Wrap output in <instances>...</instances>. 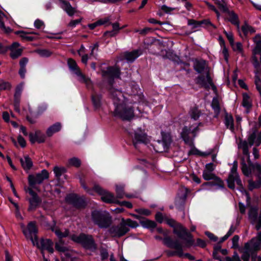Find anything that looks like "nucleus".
<instances>
[{"label":"nucleus","instance_id":"f257e3e1","mask_svg":"<svg viewBox=\"0 0 261 261\" xmlns=\"http://www.w3.org/2000/svg\"><path fill=\"white\" fill-rule=\"evenodd\" d=\"M258 146L261 144V130L257 132L256 128H253L251 129V133L248 137L247 141L240 140L238 147L242 149L243 153L247 156V162L250 163V154L249 152V145L251 146L253 144Z\"/></svg>","mask_w":261,"mask_h":261},{"label":"nucleus","instance_id":"f03ea898","mask_svg":"<svg viewBox=\"0 0 261 261\" xmlns=\"http://www.w3.org/2000/svg\"><path fill=\"white\" fill-rule=\"evenodd\" d=\"M114 114L123 120H130L134 116V111L130 103L127 100L115 106Z\"/></svg>","mask_w":261,"mask_h":261},{"label":"nucleus","instance_id":"7ed1b4c3","mask_svg":"<svg viewBox=\"0 0 261 261\" xmlns=\"http://www.w3.org/2000/svg\"><path fill=\"white\" fill-rule=\"evenodd\" d=\"M92 219L96 225L101 228H108L112 223L111 216L105 211H93L92 213Z\"/></svg>","mask_w":261,"mask_h":261},{"label":"nucleus","instance_id":"20e7f679","mask_svg":"<svg viewBox=\"0 0 261 261\" xmlns=\"http://www.w3.org/2000/svg\"><path fill=\"white\" fill-rule=\"evenodd\" d=\"M163 241L164 244L168 247L175 249V251H167L166 253L168 256L177 255L179 257H182L183 256V247L185 246L179 240H173L170 237L166 236Z\"/></svg>","mask_w":261,"mask_h":261},{"label":"nucleus","instance_id":"39448f33","mask_svg":"<svg viewBox=\"0 0 261 261\" xmlns=\"http://www.w3.org/2000/svg\"><path fill=\"white\" fill-rule=\"evenodd\" d=\"M162 140L154 141L152 146L154 150L157 152H163L167 151L172 142L170 135L164 132L161 133Z\"/></svg>","mask_w":261,"mask_h":261},{"label":"nucleus","instance_id":"423d86ee","mask_svg":"<svg viewBox=\"0 0 261 261\" xmlns=\"http://www.w3.org/2000/svg\"><path fill=\"white\" fill-rule=\"evenodd\" d=\"M173 233L181 239L186 241L184 245L186 247H190L194 245V241L192 235L188 231V229L181 224L178 223L173 229Z\"/></svg>","mask_w":261,"mask_h":261},{"label":"nucleus","instance_id":"0eeeda50","mask_svg":"<svg viewBox=\"0 0 261 261\" xmlns=\"http://www.w3.org/2000/svg\"><path fill=\"white\" fill-rule=\"evenodd\" d=\"M72 240L76 243H80L83 247L87 249L93 250H95L97 248V245L91 235L82 233L78 236H73L72 237Z\"/></svg>","mask_w":261,"mask_h":261},{"label":"nucleus","instance_id":"6e6552de","mask_svg":"<svg viewBox=\"0 0 261 261\" xmlns=\"http://www.w3.org/2000/svg\"><path fill=\"white\" fill-rule=\"evenodd\" d=\"M48 178V172L46 170L43 169L41 172L31 174L28 176L29 185L31 187V188L38 190L37 186L41 184L44 180L47 179Z\"/></svg>","mask_w":261,"mask_h":261},{"label":"nucleus","instance_id":"1a4fd4ad","mask_svg":"<svg viewBox=\"0 0 261 261\" xmlns=\"http://www.w3.org/2000/svg\"><path fill=\"white\" fill-rule=\"evenodd\" d=\"M238 162L235 161L233 163L232 167L231 169L230 173H229L228 178L227 180L228 187L231 189H234L235 188L234 182H236L241 189H243L242 181L240 179L238 173H237Z\"/></svg>","mask_w":261,"mask_h":261},{"label":"nucleus","instance_id":"9d476101","mask_svg":"<svg viewBox=\"0 0 261 261\" xmlns=\"http://www.w3.org/2000/svg\"><path fill=\"white\" fill-rule=\"evenodd\" d=\"M67 63L69 69L73 73L77 75L79 77V81L85 83L87 85H89L91 84L90 80L86 77L85 75L82 73L76 62L73 59H69Z\"/></svg>","mask_w":261,"mask_h":261},{"label":"nucleus","instance_id":"9b49d317","mask_svg":"<svg viewBox=\"0 0 261 261\" xmlns=\"http://www.w3.org/2000/svg\"><path fill=\"white\" fill-rule=\"evenodd\" d=\"M94 190L101 196L102 201L108 203H117L119 200L111 193L102 189L99 186L95 185Z\"/></svg>","mask_w":261,"mask_h":261},{"label":"nucleus","instance_id":"f8f14e48","mask_svg":"<svg viewBox=\"0 0 261 261\" xmlns=\"http://www.w3.org/2000/svg\"><path fill=\"white\" fill-rule=\"evenodd\" d=\"M129 230V228L124 223V219H122V222L118 225L112 226L109 231L112 237L119 238L124 236Z\"/></svg>","mask_w":261,"mask_h":261},{"label":"nucleus","instance_id":"ddd939ff","mask_svg":"<svg viewBox=\"0 0 261 261\" xmlns=\"http://www.w3.org/2000/svg\"><path fill=\"white\" fill-rule=\"evenodd\" d=\"M245 248H248L254 254L261 249V230L257 233L250 241L245 244Z\"/></svg>","mask_w":261,"mask_h":261},{"label":"nucleus","instance_id":"4468645a","mask_svg":"<svg viewBox=\"0 0 261 261\" xmlns=\"http://www.w3.org/2000/svg\"><path fill=\"white\" fill-rule=\"evenodd\" d=\"M101 74L105 79L108 80L110 84H112V82L115 78L119 77L120 69L117 66L109 67L106 70H102Z\"/></svg>","mask_w":261,"mask_h":261},{"label":"nucleus","instance_id":"2eb2a0df","mask_svg":"<svg viewBox=\"0 0 261 261\" xmlns=\"http://www.w3.org/2000/svg\"><path fill=\"white\" fill-rule=\"evenodd\" d=\"M23 232L28 239L31 240L33 245L36 243L37 239V229L36 224L33 222H30L26 228L23 230Z\"/></svg>","mask_w":261,"mask_h":261},{"label":"nucleus","instance_id":"dca6fc26","mask_svg":"<svg viewBox=\"0 0 261 261\" xmlns=\"http://www.w3.org/2000/svg\"><path fill=\"white\" fill-rule=\"evenodd\" d=\"M205 74V76L203 74L198 76L196 79V83L201 87L206 89L209 88L211 86L214 90H216V87L213 83L210 72L207 71V73Z\"/></svg>","mask_w":261,"mask_h":261},{"label":"nucleus","instance_id":"f3484780","mask_svg":"<svg viewBox=\"0 0 261 261\" xmlns=\"http://www.w3.org/2000/svg\"><path fill=\"white\" fill-rule=\"evenodd\" d=\"M149 142L146 134L141 129H138L135 131L134 136L133 138V145L136 148H138L139 144L143 143L146 144Z\"/></svg>","mask_w":261,"mask_h":261},{"label":"nucleus","instance_id":"a211bd4d","mask_svg":"<svg viewBox=\"0 0 261 261\" xmlns=\"http://www.w3.org/2000/svg\"><path fill=\"white\" fill-rule=\"evenodd\" d=\"M198 126H196L192 130L191 127L185 126L181 133V136L186 144L191 145L192 140L196 136V132L197 130Z\"/></svg>","mask_w":261,"mask_h":261},{"label":"nucleus","instance_id":"6ab92c4d","mask_svg":"<svg viewBox=\"0 0 261 261\" xmlns=\"http://www.w3.org/2000/svg\"><path fill=\"white\" fill-rule=\"evenodd\" d=\"M28 191L31 197L28 199L29 202V211L35 210L41 203V199L32 188H28Z\"/></svg>","mask_w":261,"mask_h":261},{"label":"nucleus","instance_id":"aec40b11","mask_svg":"<svg viewBox=\"0 0 261 261\" xmlns=\"http://www.w3.org/2000/svg\"><path fill=\"white\" fill-rule=\"evenodd\" d=\"M110 96L113 101L115 106L127 100L120 90L113 88L110 89Z\"/></svg>","mask_w":261,"mask_h":261},{"label":"nucleus","instance_id":"412c9836","mask_svg":"<svg viewBox=\"0 0 261 261\" xmlns=\"http://www.w3.org/2000/svg\"><path fill=\"white\" fill-rule=\"evenodd\" d=\"M53 242L49 239H42L40 242L38 241V239H36V243L35 245L37 247L40 249L42 251L47 250L50 253H53L54 249L53 248Z\"/></svg>","mask_w":261,"mask_h":261},{"label":"nucleus","instance_id":"4be33fe9","mask_svg":"<svg viewBox=\"0 0 261 261\" xmlns=\"http://www.w3.org/2000/svg\"><path fill=\"white\" fill-rule=\"evenodd\" d=\"M203 178L206 180H214L218 185V187L220 188L224 187L223 181L218 176H217L213 171H207V170H203L202 173Z\"/></svg>","mask_w":261,"mask_h":261},{"label":"nucleus","instance_id":"5701e85b","mask_svg":"<svg viewBox=\"0 0 261 261\" xmlns=\"http://www.w3.org/2000/svg\"><path fill=\"white\" fill-rule=\"evenodd\" d=\"M30 141L32 144L36 142L41 143L45 142L46 137L45 135L39 130H36L34 133H30L29 135Z\"/></svg>","mask_w":261,"mask_h":261},{"label":"nucleus","instance_id":"b1692460","mask_svg":"<svg viewBox=\"0 0 261 261\" xmlns=\"http://www.w3.org/2000/svg\"><path fill=\"white\" fill-rule=\"evenodd\" d=\"M66 200L67 202L73 204L77 207H81L85 205L84 201L75 194L68 195L66 198Z\"/></svg>","mask_w":261,"mask_h":261},{"label":"nucleus","instance_id":"393cba45","mask_svg":"<svg viewBox=\"0 0 261 261\" xmlns=\"http://www.w3.org/2000/svg\"><path fill=\"white\" fill-rule=\"evenodd\" d=\"M194 68L199 73H206L210 72L209 68L204 60H199L195 62Z\"/></svg>","mask_w":261,"mask_h":261},{"label":"nucleus","instance_id":"a878e982","mask_svg":"<svg viewBox=\"0 0 261 261\" xmlns=\"http://www.w3.org/2000/svg\"><path fill=\"white\" fill-rule=\"evenodd\" d=\"M61 3V7L70 16H73L76 12V9L71 6L70 4L64 0H58Z\"/></svg>","mask_w":261,"mask_h":261},{"label":"nucleus","instance_id":"bb28decb","mask_svg":"<svg viewBox=\"0 0 261 261\" xmlns=\"http://www.w3.org/2000/svg\"><path fill=\"white\" fill-rule=\"evenodd\" d=\"M19 44L17 42H14L10 47L11 50L10 57L13 59H16L22 55V49L18 48Z\"/></svg>","mask_w":261,"mask_h":261},{"label":"nucleus","instance_id":"cd10ccee","mask_svg":"<svg viewBox=\"0 0 261 261\" xmlns=\"http://www.w3.org/2000/svg\"><path fill=\"white\" fill-rule=\"evenodd\" d=\"M141 54L142 51L140 49L134 50L130 52H125L124 53V58L128 62H133Z\"/></svg>","mask_w":261,"mask_h":261},{"label":"nucleus","instance_id":"c85d7f7f","mask_svg":"<svg viewBox=\"0 0 261 261\" xmlns=\"http://www.w3.org/2000/svg\"><path fill=\"white\" fill-rule=\"evenodd\" d=\"M21 166L25 171L30 170L33 167V162L29 155H25L23 158L20 159Z\"/></svg>","mask_w":261,"mask_h":261},{"label":"nucleus","instance_id":"c756f323","mask_svg":"<svg viewBox=\"0 0 261 261\" xmlns=\"http://www.w3.org/2000/svg\"><path fill=\"white\" fill-rule=\"evenodd\" d=\"M253 41L255 44V47L253 49L254 55H256L261 53V35L257 34L253 38Z\"/></svg>","mask_w":261,"mask_h":261},{"label":"nucleus","instance_id":"7c9ffc66","mask_svg":"<svg viewBox=\"0 0 261 261\" xmlns=\"http://www.w3.org/2000/svg\"><path fill=\"white\" fill-rule=\"evenodd\" d=\"M224 123L226 127L232 132L234 130L233 118L231 115L227 113H225Z\"/></svg>","mask_w":261,"mask_h":261},{"label":"nucleus","instance_id":"2f4dec72","mask_svg":"<svg viewBox=\"0 0 261 261\" xmlns=\"http://www.w3.org/2000/svg\"><path fill=\"white\" fill-rule=\"evenodd\" d=\"M61 129V124L60 122H57L50 126L46 130V135L48 137H51L57 132H59Z\"/></svg>","mask_w":261,"mask_h":261},{"label":"nucleus","instance_id":"473e14b6","mask_svg":"<svg viewBox=\"0 0 261 261\" xmlns=\"http://www.w3.org/2000/svg\"><path fill=\"white\" fill-rule=\"evenodd\" d=\"M51 230L55 232L56 236L59 238V240L63 238L67 237L69 235V231L68 229H65L64 232H62L57 227L54 226L51 228Z\"/></svg>","mask_w":261,"mask_h":261},{"label":"nucleus","instance_id":"72a5a7b5","mask_svg":"<svg viewBox=\"0 0 261 261\" xmlns=\"http://www.w3.org/2000/svg\"><path fill=\"white\" fill-rule=\"evenodd\" d=\"M189 114L192 119L197 120L199 118L201 113L198 108L195 106L190 109L189 112Z\"/></svg>","mask_w":261,"mask_h":261},{"label":"nucleus","instance_id":"f704fd0d","mask_svg":"<svg viewBox=\"0 0 261 261\" xmlns=\"http://www.w3.org/2000/svg\"><path fill=\"white\" fill-rule=\"evenodd\" d=\"M261 187V177L259 175L257 176V180L256 181H254L252 179L248 180V188L249 190L252 191L254 189H258Z\"/></svg>","mask_w":261,"mask_h":261},{"label":"nucleus","instance_id":"c9c22d12","mask_svg":"<svg viewBox=\"0 0 261 261\" xmlns=\"http://www.w3.org/2000/svg\"><path fill=\"white\" fill-rule=\"evenodd\" d=\"M5 19H7L6 15L0 10V28L5 33H8L11 32L10 28L6 27L4 24Z\"/></svg>","mask_w":261,"mask_h":261},{"label":"nucleus","instance_id":"e433bc0d","mask_svg":"<svg viewBox=\"0 0 261 261\" xmlns=\"http://www.w3.org/2000/svg\"><path fill=\"white\" fill-rule=\"evenodd\" d=\"M228 20L232 24L237 25L238 29H239L240 25L239 18L236 13L232 11L229 12Z\"/></svg>","mask_w":261,"mask_h":261},{"label":"nucleus","instance_id":"4c0bfd02","mask_svg":"<svg viewBox=\"0 0 261 261\" xmlns=\"http://www.w3.org/2000/svg\"><path fill=\"white\" fill-rule=\"evenodd\" d=\"M241 30L245 36H246L249 33L253 34L255 32V29L247 23H245L242 26Z\"/></svg>","mask_w":261,"mask_h":261},{"label":"nucleus","instance_id":"58836bf2","mask_svg":"<svg viewBox=\"0 0 261 261\" xmlns=\"http://www.w3.org/2000/svg\"><path fill=\"white\" fill-rule=\"evenodd\" d=\"M244 251H243V254L241 255V259L243 260V261H249L250 255H251V257L253 255H256V254H254L249 249L245 248V247L244 248Z\"/></svg>","mask_w":261,"mask_h":261},{"label":"nucleus","instance_id":"ea45409f","mask_svg":"<svg viewBox=\"0 0 261 261\" xmlns=\"http://www.w3.org/2000/svg\"><path fill=\"white\" fill-rule=\"evenodd\" d=\"M140 223L144 227L148 228H153L155 227L156 225L154 221L148 219L141 220Z\"/></svg>","mask_w":261,"mask_h":261},{"label":"nucleus","instance_id":"a19ab883","mask_svg":"<svg viewBox=\"0 0 261 261\" xmlns=\"http://www.w3.org/2000/svg\"><path fill=\"white\" fill-rule=\"evenodd\" d=\"M101 96L99 94H94L92 96V100L94 107L96 109H98L100 107L101 102Z\"/></svg>","mask_w":261,"mask_h":261},{"label":"nucleus","instance_id":"79ce46f5","mask_svg":"<svg viewBox=\"0 0 261 261\" xmlns=\"http://www.w3.org/2000/svg\"><path fill=\"white\" fill-rule=\"evenodd\" d=\"M211 106L215 112L216 116H217L220 113V108L219 101L217 98H214L213 99Z\"/></svg>","mask_w":261,"mask_h":261},{"label":"nucleus","instance_id":"37998d69","mask_svg":"<svg viewBox=\"0 0 261 261\" xmlns=\"http://www.w3.org/2000/svg\"><path fill=\"white\" fill-rule=\"evenodd\" d=\"M64 242L60 239L59 241L56 243L55 248L57 250L61 252H65L68 250L67 248L64 245Z\"/></svg>","mask_w":261,"mask_h":261},{"label":"nucleus","instance_id":"c03bdc74","mask_svg":"<svg viewBox=\"0 0 261 261\" xmlns=\"http://www.w3.org/2000/svg\"><path fill=\"white\" fill-rule=\"evenodd\" d=\"M242 105L247 110L249 109L251 107L250 98L247 94H243Z\"/></svg>","mask_w":261,"mask_h":261},{"label":"nucleus","instance_id":"a18cd8bd","mask_svg":"<svg viewBox=\"0 0 261 261\" xmlns=\"http://www.w3.org/2000/svg\"><path fill=\"white\" fill-rule=\"evenodd\" d=\"M241 164L242 172L245 176H248L251 173V170L245 163L244 159H242Z\"/></svg>","mask_w":261,"mask_h":261},{"label":"nucleus","instance_id":"49530a36","mask_svg":"<svg viewBox=\"0 0 261 261\" xmlns=\"http://www.w3.org/2000/svg\"><path fill=\"white\" fill-rule=\"evenodd\" d=\"M68 165L71 166L79 167L81 165V161L79 159L73 157L68 160Z\"/></svg>","mask_w":261,"mask_h":261},{"label":"nucleus","instance_id":"de8ad7c7","mask_svg":"<svg viewBox=\"0 0 261 261\" xmlns=\"http://www.w3.org/2000/svg\"><path fill=\"white\" fill-rule=\"evenodd\" d=\"M116 197L117 198H123L125 196L124 188L120 186H117L116 188Z\"/></svg>","mask_w":261,"mask_h":261},{"label":"nucleus","instance_id":"09e8293b","mask_svg":"<svg viewBox=\"0 0 261 261\" xmlns=\"http://www.w3.org/2000/svg\"><path fill=\"white\" fill-rule=\"evenodd\" d=\"M215 3L218 6L219 8L223 12H226L228 10L224 0H216Z\"/></svg>","mask_w":261,"mask_h":261},{"label":"nucleus","instance_id":"8fccbe9b","mask_svg":"<svg viewBox=\"0 0 261 261\" xmlns=\"http://www.w3.org/2000/svg\"><path fill=\"white\" fill-rule=\"evenodd\" d=\"M36 52L42 57H48L50 56L52 53L48 49H37Z\"/></svg>","mask_w":261,"mask_h":261},{"label":"nucleus","instance_id":"3c124183","mask_svg":"<svg viewBox=\"0 0 261 261\" xmlns=\"http://www.w3.org/2000/svg\"><path fill=\"white\" fill-rule=\"evenodd\" d=\"M11 88V85L10 83L0 79V90H10Z\"/></svg>","mask_w":261,"mask_h":261},{"label":"nucleus","instance_id":"603ef678","mask_svg":"<svg viewBox=\"0 0 261 261\" xmlns=\"http://www.w3.org/2000/svg\"><path fill=\"white\" fill-rule=\"evenodd\" d=\"M233 50L236 51H238V53H241L243 50L242 44L240 42H237L235 43L234 42L230 44Z\"/></svg>","mask_w":261,"mask_h":261},{"label":"nucleus","instance_id":"864d4df0","mask_svg":"<svg viewBox=\"0 0 261 261\" xmlns=\"http://www.w3.org/2000/svg\"><path fill=\"white\" fill-rule=\"evenodd\" d=\"M199 24H200L201 25L204 24L206 27H207L208 29H210L211 28H213V29L216 28V26L212 24L209 19H204L200 21V23H199Z\"/></svg>","mask_w":261,"mask_h":261},{"label":"nucleus","instance_id":"5fc2aeb1","mask_svg":"<svg viewBox=\"0 0 261 261\" xmlns=\"http://www.w3.org/2000/svg\"><path fill=\"white\" fill-rule=\"evenodd\" d=\"M124 223L126 224V226H128L132 228H136L139 226L136 221H133L130 219L124 220Z\"/></svg>","mask_w":261,"mask_h":261},{"label":"nucleus","instance_id":"6e6d98bb","mask_svg":"<svg viewBox=\"0 0 261 261\" xmlns=\"http://www.w3.org/2000/svg\"><path fill=\"white\" fill-rule=\"evenodd\" d=\"M23 90L22 85H19L16 88L15 93L14 94V98H20L21 92Z\"/></svg>","mask_w":261,"mask_h":261},{"label":"nucleus","instance_id":"4d7b16f0","mask_svg":"<svg viewBox=\"0 0 261 261\" xmlns=\"http://www.w3.org/2000/svg\"><path fill=\"white\" fill-rule=\"evenodd\" d=\"M64 168H59L58 167H55L54 168V172L55 174V175L57 177H60L63 172H64Z\"/></svg>","mask_w":261,"mask_h":261},{"label":"nucleus","instance_id":"13d9d810","mask_svg":"<svg viewBox=\"0 0 261 261\" xmlns=\"http://www.w3.org/2000/svg\"><path fill=\"white\" fill-rule=\"evenodd\" d=\"M16 34H20V37L22 39H26L27 40H32L33 38L31 36H27V33L23 31H17Z\"/></svg>","mask_w":261,"mask_h":261},{"label":"nucleus","instance_id":"bf43d9fd","mask_svg":"<svg viewBox=\"0 0 261 261\" xmlns=\"http://www.w3.org/2000/svg\"><path fill=\"white\" fill-rule=\"evenodd\" d=\"M136 212L140 214L144 215L145 216H149L151 214L150 210L145 208H138L136 210Z\"/></svg>","mask_w":261,"mask_h":261},{"label":"nucleus","instance_id":"052dcab7","mask_svg":"<svg viewBox=\"0 0 261 261\" xmlns=\"http://www.w3.org/2000/svg\"><path fill=\"white\" fill-rule=\"evenodd\" d=\"M239 237L237 235H235L232 239V248H237L239 247Z\"/></svg>","mask_w":261,"mask_h":261},{"label":"nucleus","instance_id":"680f3d73","mask_svg":"<svg viewBox=\"0 0 261 261\" xmlns=\"http://www.w3.org/2000/svg\"><path fill=\"white\" fill-rule=\"evenodd\" d=\"M165 221L167 224L170 226L173 227V229L174 228V227L176 226V224L178 223L173 219L166 218Z\"/></svg>","mask_w":261,"mask_h":261},{"label":"nucleus","instance_id":"e2e57ef3","mask_svg":"<svg viewBox=\"0 0 261 261\" xmlns=\"http://www.w3.org/2000/svg\"><path fill=\"white\" fill-rule=\"evenodd\" d=\"M82 20V18H80L76 20H72L68 24V27L73 28L75 27L77 24L81 23Z\"/></svg>","mask_w":261,"mask_h":261},{"label":"nucleus","instance_id":"0e129e2a","mask_svg":"<svg viewBox=\"0 0 261 261\" xmlns=\"http://www.w3.org/2000/svg\"><path fill=\"white\" fill-rule=\"evenodd\" d=\"M20 99V98H14V109L17 112H20V109H19Z\"/></svg>","mask_w":261,"mask_h":261},{"label":"nucleus","instance_id":"69168bd1","mask_svg":"<svg viewBox=\"0 0 261 261\" xmlns=\"http://www.w3.org/2000/svg\"><path fill=\"white\" fill-rule=\"evenodd\" d=\"M255 84L256 85V87L257 90L259 92H261V80L259 78L258 76H255Z\"/></svg>","mask_w":261,"mask_h":261},{"label":"nucleus","instance_id":"338daca9","mask_svg":"<svg viewBox=\"0 0 261 261\" xmlns=\"http://www.w3.org/2000/svg\"><path fill=\"white\" fill-rule=\"evenodd\" d=\"M17 141L20 146L24 148L26 146V141L21 136L19 135L17 137Z\"/></svg>","mask_w":261,"mask_h":261},{"label":"nucleus","instance_id":"774afa93","mask_svg":"<svg viewBox=\"0 0 261 261\" xmlns=\"http://www.w3.org/2000/svg\"><path fill=\"white\" fill-rule=\"evenodd\" d=\"M47 109V106L46 105H41L38 107L37 115H41Z\"/></svg>","mask_w":261,"mask_h":261}]
</instances>
